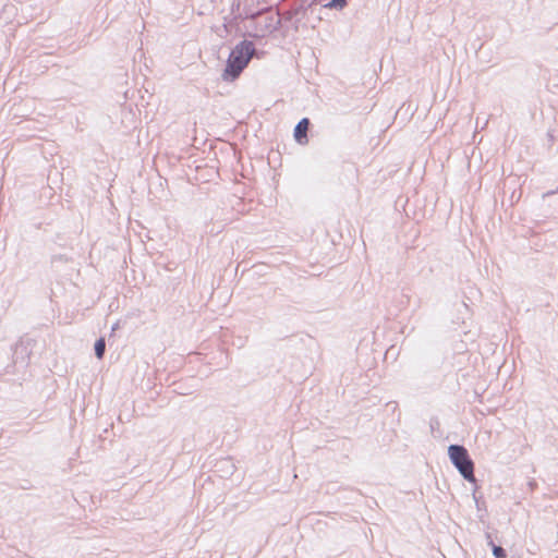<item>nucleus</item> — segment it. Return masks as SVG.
<instances>
[{"mask_svg": "<svg viewBox=\"0 0 558 558\" xmlns=\"http://www.w3.org/2000/svg\"><path fill=\"white\" fill-rule=\"evenodd\" d=\"M254 1L255 0H245L244 12L245 19L248 21L247 28L251 31L250 36L264 38L281 27L282 19L278 13H274L270 7L259 11L248 9V3H253Z\"/></svg>", "mask_w": 558, "mask_h": 558, "instance_id": "1", "label": "nucleus"}, {"mask_svg": "<svg viewBox=\"0 0 558 558\" xmlns=\"http://www.w3.org/2000/svg\"><path fill=\"white\" fill-rule=\"evenodd\" d=\"M256 52L255 45L250 40H242L231 49L226 66L221 74L225 82H234L240 77Z\"/></svg>", "mask_w": 558, "mask_h": 558, "instance_id": "2", "label": "nucleus"}, {"mask_svg": "<svg viewBox=\"0 0 558 558\" xmlns=\"http://www.w3.org/2000/svg\"><path fill=\"white\" fill-rule=\"evenodd\" d=\"M448 457L453 466L459 471L460 475L468 481L469 483L474 485L473 489V498L476 502L477 509H480L478 498L476 496L477 492V480L474 475V462L470 457L468 449L458 444L450 445L448 447Z\"/></svg>", "mask_w": 558, "mask_h": 558, "instance_id": "3", "label": "nucleus"}, {"mask_svg": "<svg viewBox=\"0 0 558 558\" xmlns=\"http://www.w3.org/2000/svg\"><path fill=\"white\" fill-rule=\"evenodd\" d=\"M317 0H312L307 3V1L302 0L300 2L294 3L289 10H287L282 16H280L286 22H290L294 29H299V24L306 17L307 11L312 9V7L316 3Z\"/></svg>", "mask_w": 558, "mask_h": 558, "instance_id": "4", "label": "nucleus"}, {"mask_svg": "<svg viewBox=\"0 0 558 558\" xmlns=\"http://www.w3.org/2000/svg\"><path fill=\"white\" fill-rule=\"evenodd\" d=\"M35 341L31 338L22 337L13 347L12 360L14 365L26 367L29 363L32 348Z\"/></svg>", "mask_w": 558, "mask_h": 558, "instance_id": "5", "label": "nucleus"}, {"mask_svg": "<svg viewBox=\"0 0 558 558\" xmlns=\"http://www.w3.org/2000/svg\"><path fill=\"white\" fill-rule=\"evenodd\" d=\"M311 125L308 118L301 119L294 128L293 136L296 143L303 145L308 142L307 131Z\"/></svg>", "mask_w": 558, "mask_h": 558, "instance_id": "6", "label": "nucleus"}, {"mask_svg": "<svg viewBox=\"0 0 558 558\" xmlns=\"http://www.w3.org/2000/svg\"><path fill=\"white\" fill-rule=\"evenodd\" d=\"M486 538L488 541V545L492 548L493 555L496 558H507V550L502 546L496 545L494 543V541L492 539V536L489 533L486 534Z\"/></svg>", "mask_w": 558, "mask_h": 558, "instance_id": "7", "label": "nucleus"}, {"mask_svg": "<svg viewBox=\"0 0 558 558\" xmlns=\"http://www.w3.org/2000/svg\"><path fill=\"white\" fill-rule=\"evenodd\" d=\"M95 356L102 360L106 352V340L104 337L98 338L94 344Z\"/></svg>", "mask_w": 558, "mask_h": 558, "instance_id": "8", "label": "nucleus"}, {"mask_svg": "<svg viewBox=\"0 0 558 558\" xmlns=\"http://www.w3.org/2000/svg\"><path fill=\"white\" fill-rule=\"evenodd\" d=\"M348 5V0H330L324 7L327 9L342 10Z\"/></svg>", "mask_w": 558, "mask_h": 558, "instance_id": "9", "label": "nucleus"}, {"mask_svg": "<svg viewBox=\"0 0 558 558\" xmlns=\"http://www.w3.org/2000/svg\"><path fill=\"white\" fill-rule=\"evenodd\" d=\"M66 262H68V257L65 255L58 254V255L51 256V265H54L56 263H66Z\"/></svg>", "mask_w": 558, "mask_h": 558, "instance_id": "10", "label": "nucleus"}, {"mask_svg": "<svg viewBox=\"0 0 558 558\" xmlns=\"http://www.w3.org/2000/svg\"><path fill=\"white\" fill-rule=\"evenodd\" d=\"M557 192H558V187H557L556 190H554V191H549V192H547V193L545 194V196L554 195V194H556Z\"/></svg>", "mask_w": 558, "mask_h": 558, "instance_id": "11", "label": "nucleus"}, {"mask_svg": "<svg viewBox=\"0 0 558 558\" xmlns=\"http://www.w3.org/2000/svg\"><path fill=\"white\" fill-rule=\"evenodd\" d=\"M21 488H23V489H27V488H29V487L27 486V483H24V485H23V486H21Z\"/></svg>", "mask_w": 558, "mask_h": 558, "instance_id": "12", "label": "nucleus"}, {"mask_svg": "<svg viewBox=\"0 0 558 558\" xmlns=\"http://www.w3.org/2000/svg\"><path fill=\"white\" fill-rule=\"evenodd\" d=\"M21 488H23V489H27V488H29V487L27 486V483H24V485H23V486H21Z\"/></svg>", "mask_w": 558, "mask_h": 558, "instance_id": "13", "label": "nucleus"}, {"mask_svg": "<svg viewBox=\"0 0 558 558\" xmlns=\"http://www.w3.org/2000/svg\"><path fill=\"white\" fill-rule=\"evenodd\" d=\"M117 327H118V324H114V325L112 326V331H114V330L117 329Z\"/></svg>", "mask_w": 558, "mask_h": 558, "instance_id": "14", "label": "nucleus"}]
</instances>
